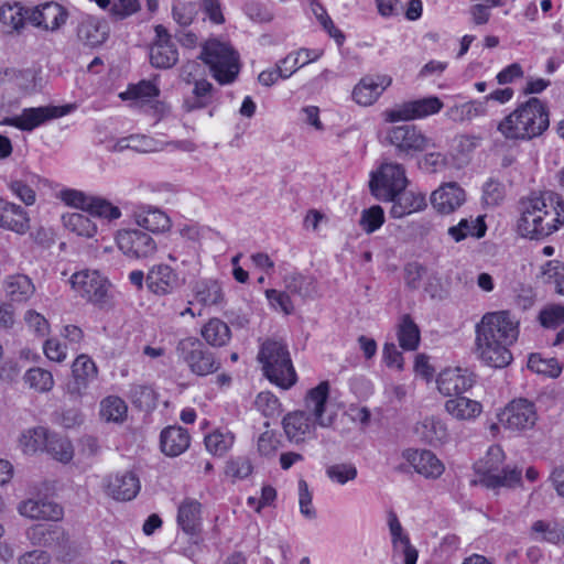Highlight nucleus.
<instances>
[{
	"label": "nucleus",
	"mask_w": 564,
	"mask_h": 564,
	"mask_svg": "<svg viewBox=\"0 0 564 564\" xmlns=\"http://www.w3.org/2000/svg\"><path fill=\"white\" fill-rule=\"evenodd\" d=\"M384 143L394 148L399 156H414L426 151L431 139L415 124L391 126L386 129Z\"/></svg>",
	"instance_id": "0eeeda50"
},
{
	"label": "nucleus",
	"mask_w": 564,
	"mask_h": 564,
	"mask_svg": "<svg viewBox=\"0 0 564 564\" xmlns=\"http://www.w3.org/2000/svg\"><path fill=\"white\" fill-rule=\"evenodd\" d=\"M189 442L188 432L181 426H169L161 433L162 452L171 457L184 453L188 448Z\"/></svg>",
	"instance_id": "58836bf2"
},
{
	"label": "nucleus",
	"mask_w": 564,
	"mask_h": 564,
	"mask_svg": "<svg viewBox=\"0 0 564 564\" xmlns=\"http://www.w3.org/2000/svg\"><path fill=\"white\" fill-rule=\"evenodd\" d=\"M29 8L20 2H4L0 6V30L7 35H18L25 29Z\"/></svg>",
	"instance_id": "c756f323"
},
{
	"label": "nucleus",
	"mask_w": 564,
	"mask_h": 564,
	"mask_svg": "<svg viewBox=\"0 0 564 564\" xmlns=\"http://www.w3.org/2000/svg\"><path fill=\"white\" fill-rule=\"evenodd\" d=\"M390 214L393 218H402L406 215L419 213L426 207V197L421 192H406L400 194L394 200Z\"/></svg>",
	"instance_id": "a19ab883"
},
{
	"label": "nucleus",
	"mask_w": 564,
	"mask_h": 564,
	"mask_svg": "<svg viewBox=\"0 0 564 564\" xmlns=\"http://www.w3.org/2000/svg\"><path fill=\"white\" fill-rule=\"evenodd\" d=\"M133 220L139 227L152 232L164 234L172 228V219L162 209L147 205L133 212Z\"/></svg>",
	"instance_id": "cd10ccee"
},
{
	"label": "nucleus",
	"mask_w": 564,
	"mask_h": 564,
	"mask_svg": "<svg viewBox=\"0 0 564 564\" xmlns=\"http://www.w3.org/2000/svg\"><path fill=\"white\" fill-rule=\"evenodd\" d=\"M444 408L448 415L463 422L474 421L482 412V404L479 401L460 394L448 399Z\"/></svg>",
	"instance_id": "f704fd0d"
},
{
	"label": "nucleus",
	"mask_w": 564,
	"mask_h": 564,
	"mask_svg": "<svg viewBox=\"0 0 564 564\" xmlns=\"http://www.w3.org/2000/svg\"><path fill=\"white\" fill-rule=\"evenodd\" d=\"M528 368L535 373L556 378L562 372V367L555 358H543L540 354H531Z\"/></svg>",
	"instance_id": "6e6d98bb"
},
{
	"label": "nucleus",
	"mask_w": 564,
	"mask_h": 564,
	"mask_svg": "<svg viewBox=\"0 0 564 564\" xmlns=\"http://www.w3.org/2000/svg\"><path fill=\"white\" fill-rule=\"evenodd\" d=\"M200 336L209 346L223 347L230 341L231 330L227 323L220 318L213 317L203 325Z\"/></svg>",
	"instance_id": "a18cd8bd"
},
{
	"label": "nucleus",
	"mask_w": 564,
	"mask_h": 564,
	"mask_svg": "<svg viewBox=\"0 0 564 564\" xmlns=\"http://www.w3.org/2000/svg\"><path fill=\"white\" fill-rule=\"evenodd\" d=\"M283 431L291 443L300 444L316 437L319 425L303 410L288 413L282 420Z\"/></svg>",
	"instance_id": "aec40b11"
},
{
	"label": "nucleus",
	"mask_w": 564,
	"mask_h": 564,
	"mask_svg": "<svg viewBox=\"0 0 564 564\" xmlns=\"http://www.w3.org/2000/svg\"><path fill=\"white\" fill-rule=\"evenodd\" d=\"M162 145V142L149 135L135 133L116 139L109 145V149L113 152L132 150L140 153H149L161 150Z\"/></svg>",
	"instance_id": "4c0bfd02"
},
{
	"label": "nucleus",
	"mask_w": 564,
	"mask_h": 564,
	"mask_svg": "<svg viewBox=\"0 0 564 564\" xmlns=\"http://www.w3.org/2000/svg\"><path fill=\"white\" fill-rule=\"evenodd\" d=\"M56 197L67 207L88 213L94 195L76 188H63Z\"/></svg>",
	"instance_id": "864d4df0"
},
{
	"label": "nucleus",
	"mask_w": 564,
	"mask_h": 564,
	"mask_svg": "<svg viewBox=\"0 0 564 564\" xmlns=\"http://www.w3.org/2000/svg\"><path fill=\"white\" fill-rule=\"evenodd\" d=\"M520 334V319L508 310L485 313L475 325V354L492 368H505L513 357L510 347Z\"/></svg>",
	"instance_id": "f257e3e1"
},
{
	"label": "nucleus",
	"mask_w": 564,
	"mask_h": 564,
	"mask_svg": "<svg viewBox=\"0 0 564 564\" xmlns=\"http://www.w3.org/2000/svg\"><path fill=\"white\" fill-rule=\"evenodd\" d=\"M147 288L158 296L172 294L181 284L180 275L166 263L153 264L147 273Z\"/></svg>",
	"instance_id": "4be33fe9"
},
{
	"label": "nucleus",
	"mask_w": 564,
	"mask_h": 564,
	"mask_svg": "<svg viewBox=\"0 0 564 564\" xmlns=\"http://www.w3.org/2000/svg\"><path fill=\"white\" fill-rule=\"evenodd\" d=\"M42 350L47 360L56 364H63L68 356L67 346L57 337L46 338L43 343Z\"/></svg>",
	"instance_id": "69168bd1"
},
{
	"label": "nucleus",
	"mask_w": 564,
	"mask_h": 564,
	"mask_svg": "<svg viewBox=\"0 0 564 564\" xmlns=\"http://www.w3.org/2000/svg\"><path fill=\"white\" fill-rule=\"evenodd\" d=\"M74 109V105L24 108L19 115L3 118L0 126L14 127L21 131H32L48 120L70 113Z\"/></svg>",
	"instance_id": "9d476101"
},
{
	"label": "nucleus",
	"mask_w": 564,
	"mask_h": 564,
	"mask_svg": "<svg viewBox=\"0 0 564 564\" xmlns=\"http://www.w3.org/2000/svg\"><path fill=\"white\" fill-rule=\"evenodd\" d=\"M200 58L209 67L213 77L221 85L232 83L239 74V58L234 48L226 42L207 41L202 50Z\"/></svg>",
	"instance_id": "39448f33"
},
{
	"label": "nucleus",
	"mask_w": 564,
	"mask_h": 564,
	"mask_svg": "<svg viewBox=\"0 0 564 564\" xmlns=\"http://www.w3.org/2000/svg\"><path fill=\"white\" fill-rule=\"evenodd\" d=\"M87 214H89L91 217H99L109 221L117 220L122 215L118 206L113 205L111 202L104 197L95 195Z\"/></svg>",
	"instance_id": "13d9d810"
},
{
	"label": "nucleus",
	"mask_w": 564,
	"mask_h": 564,
	"mask_svg": "<svg viewBox=\"0 0 564 564\" xmlns=\"http://www.w3.org/2000/svg\"><path fill=\"white\" fill-rule=\"evenodd\" d=\"M115 241L118 249L129 259H149L158 252L155 239L140 229H121L117 231Z\"/></svg>",
	"instance_id": "f8f14e48"
},
{
	"label": "nucleus",
	"mask_w": 564,
	"mask_h": 564,
	"mask_svg": "<svg viewBox=\"0 0 564 564\" xmlns=\"http://www.w3.org/2000/svg\"><path fill=\"white\" fill-rule=\"evenodd\" d=\"M499 424L511 432L532 429L538 420L534 404L525 399L509 402L498 414Z\"/></svg>",
	"instance_id": "4468645a"
},
{
	"label": "nucleus",
	"mask_w": 564,
	"mask_h": 564,
	"mask_svg": "<svg viewBox=\"0 0 564 564\" xmlns=\"http://www.w3.org/2000/svg\"><path fill=\"white\" fill-rule=\"evenodd\" d=\"M73 291L86 301L100 304L106 301L109 281L97 270L84 269L70 276Z\"/></svg>",
	"instance_id": "ddd939ff"
},
{
	"label": "nucleus",
	"mask_w": 564,
	"mask_h": 564,
	"mask_svg": "<svg viewBox=\"0 0 564 564\" xmlns=\"http://www.w3.org/2000/svg\"><path fill=\"white\" fill-rule=\"evenodd\" d=\"M474 386V378L468 369L449 366L442 369L436 377V388L444 397L463 394Z\"/></svg>",
	"instance_id": "a211bd4d"
},
{
	"label": "nucleus",
	"mask_w": 564,
	"mask_h": 564,
	"mask_svg": "<svg viewBox=\"0 0 564 564\" xmlns=\"http://www.w3.org/2000/svg\"><path fill=\"white\" fill-rule=\"evenodd\" d=\"M30 228L31 218L28 210L14 202L0 197V229L23 236Z\"/></svg>",
	"instance_id": "b1692460"
},
{
	"label": "nucleus",
	"mask_w": 564,
	"mask_h": 564,
	"mask_svg": "<svg viewBox=\"0 0 564 564\" xmlns=\"http://www.w3.org/2000/svg\"><path fill=\"white\" fill-rule=\"evenodd\" d=\"M65 230L83 239H93L98 234V226L89 214L65 213L62 215Z\"/></svg>",
	"instance_id": "c9c22d12"
},
{
	"label": "nucleus",
	"mask_w": 564,
	"mask_h": 564,
	"mask_svg": "<svg viewBox=\"0 0 564 564\" xmlns=\"http://www.w3.org/2000/svg\"><path fill=\"white\" fill-rule=\"evenodd\" d=\"M160 94L159 86L151 80H142L137 85L130 86L126 91L120 94L123 100L131 99L139 102H148Z\"/></svg>",
	"instance_id": "5fc2aeb1"
},
{
	"label": "nucleus",
	"mask_w": 564,
	"mask_h": 564,
	"mask_svg": "<svg viewBox=\"0 0 564 564\" xmlns=\"http://www.w3.org/2000/svg\"><path fill=\"white\" fill-rule=\"evenodd\" d=\"M550 124L545 105L535 97L520 102L497 123V131L509 141H529L540 137Z\"/></svg>",
	"instance_id": "7ed1b4c3"
},
{
	"label": "nucleus",
	"mask_w": 564,
	"mask_h": 564,
	"mask_svg": "<svg viewBox=\"0 0 564 564\" xmlns=\"http://www.w3.org/2000/svg\"><path fill=\"white\" fill-rule=\"evenodd\" d=\"M67 19V10L54 1L29 8V23L43 31L55 32L66 23Z\"/></svg>",
	"instance_id": "dca6fc26"
},
{
	"label": "nucleus",
	"mask_w": 564,
	"mask_h": 564,
	"mask_svg": "<svg viewBox=\"0 0 564 564\" xmlns=\"http://www.w3.org/2000/svg\"><path fill=\"white\" fill-rule=\"evenodd\" d=\"M23 321L29 332L40 338L46 337L50 334V323L41 313L34 310H28L23 315Z\"/></svg>",
	"instance_id": "680f3d73"
},
{
	"label": "nucleus",
	"mask_w": 564,
	"mask_h": 564,
	"mask_svg": "<svg viewBox=\"0 0 564 564\" xmlns=\"http://www.w3.org/2000/svg\"><path fill=\"white\" fill-rule=\"evenodd\" d=\"M383 223L384 212L378 205L371 206L361 213L360 226L367 234L375 232L383 225Z\"/></svg>",
	"instance_id": "338daca9"
},
{
	"label": "nucleus",
	"mask_w": 564,
	"mask_h": 564,
	"mask_svg": "<svg viewBox=\"0 0 564 564\" xmlns=\"http://www.w3.org/2000/svg\"><path fill=\"white\" fill-rule=\"evenodd\" d=\"M44 452L48 454L53 459L68 464L74 458V447L72 442L55 432H50Z\"/></svg>",
	"instance_id": "49530a36"
},
{
	"label": "nucleus",
	"mask_w": 564,
	"mask_h": 564,
	"mask_svg": "<svg viewBox=\"0 0 564 564\" xmlns=\"http://www.w3.org/2000/svg\"><path fill=\"white\" fill-rule=\"evenodd\" d=\"M430 200L438 214L449 215L466 202V193L457 183L448 182L433 191Z\"/></svg>",
	"instance_id": "5701e85b"
},
{
	"label": "nucleus",
	"mask_w": 564,
	"mask_h": 564,
	"mask_svg": "<svg viewBox=\"0 0 564 564\" xmlns=\"http://www.w3.org/2000/svg\"><path fill=\"white\" fill-rule=\"evenodd\" d=\"M50 432L44 426H33L20 432L17 438V446L24 455H35L44 452Z\"/></svg>",
	"instance_id": "e433bc0d"
},
{
	"label": "nucleus",
	"mask_w": 564,
	"mask_h": 564,
	"mask_svg": "<svg viewBox=\"0 0 564 564\" xmlns=\"http://www.w3.org/2000/svg\"><path fill=\"white\" fill-rule=\"evenodd\" d=\"M564 225V200L553 192L531 195L520 203L517 230L521 237L541 239Z\"/></svg>",
	"instance_id": "f03ea898"
},
{
	"label": "nucleus",
	"mask_w": 564,
	"mask_h": 564,
	"mask_svg": "<svg viewBox=\"0 0 564 564\" xmlns=\"http://www.w3.org/2000/svg\"><path fill=\"white\" fill-rule=\"evenodd\" d=\"M415 433L432 446L443 445L449 440L446 423L437 416H426L417 422Z\"/></svg>",
	"instance_id": "473e14b6"
},
{
	"label": "nucleus",
	"mask_w": 564,
	"mask_h": 564,
	"mask_svg": "<svg viewBox=\"0 0 564 564\" xmlns=\"http://www.w3.org/2000/svg\"><path fill=\"white\" fill-rule=\"evenodd\" d=\"M329 382L322 381L307 390L304 397L303 411L319 425V429H330L337 419V410L329 401Z\"/></svg>",
	"instance_id": "1a4fd4ad"
},
{
	"label": "nucleus",
	"mask_w": 564,
	"mask_h": 564,
	"mask_svg": "<svg viewBox=\"0 0 564 564\" xmlns=\"http://www.w3.org/2000/svg\"><path fill=\"white\" fill-rule=\"evenodd\" d=\"M97 375V366L88 355L77 356L72 364V377L66 384L67 393L72 397H83Z\"/></svg>",
	"instance_id": "6ab92c4d"
},
{
	"label": "nucleus",
	"mask_w": 564,
	"mask_h": 564,
	"mask_svg": "<svg viewBox=\"0 0 564 564\" xmlns=\"http://www.w3.org/2000/svg\"><path fill=\"white\" fill-rule=\"evenodd\" d=\"M508 0H479L469 8L471 21L476 25L487 24L490 20V9L506 6Z\"/></svg>",
	"instance_id": "bf43d9fd"
},
{
	"label": "nucleus",
	"mask_w": 564,
	"mask_h": 564,
	"mask_svg": "<svg viewBox=\"0 0 564 564\" xmlns=\"http://www.w3.org/2000/svg\"><path fill=\"white\" fill-rule=\"evenodd\" d=\"M213 85L205 79L194 82L192 94L184 98L183 108L194 111L207 107L212 101Z\"/></svg>",
	"instance_id": "09e8293b"
},
{
	"label": "nucleus",
	"mask_w": 564,
	"mask_h": 564,
	"mask_svg": "<svg viewBox=\"0 0 564 564\" xmlns=\"http://www.w3.org/2000/svg\"><path fill=\"white\" fill-rule=\"evenodd\" d=\"M235 443V435L229 430H215L205 436L206 449L216 456H224Z\"/></svg>",
	"instance_id": "3c124183"
},
{
	"label": "nucleus",
	"mask_w": 564,
	"mask_h": 564,
	"mask_svg": "<svg viewBox=\"0 0 564 564\" xmlns=\"http://www.w3.org/2000/svg\"><path fill=\"white\" fill-rule=\"evenodd\" d=\"M522 486V470L517 466L503 465L499 471L486 479L482 487L499 492L501 488L516 489Z\"/></svg>",
	"instance_id": "79ce46f5"
},
{
	"label": "nucleus",
	"mask_w": 564,
	"mask_h": 564,
	"mask_svg": "<svg viewBox=\"0 0 564 564\" xmlns=\"http://www.w3.org/2000/svg\"><path fill=\"white\" fill-rule=\"evenodd\" d=\"M402 457L416 474L425 479H438L445 471V464L431 449L408 448L403 451Z\"/></svg>",
	"instance_id": "f3484780"
},
{
	"label": "nucleus",
	"mask_w": 564,
	"mask_h": 564,
	"mask_svg": "<svg viewBox=\"0 0 564 564\" xmlns=\"http://www.w3.org/2000/svg\"><path fill=\"white\" fill-rule=\"evenodd\" d=\"M200 519V503L193 499L184 500L178 507L177 522L186 533H194Z\"/></svg>",
	"instance_id": "8fccbe9b"
},
{
	"label": "nucleus",
	"mask_w": 564,
	"mask_h": 564,
	"mask_svg": "<svg viewBox=\"0 0 564 564\" xmlns=\"http://www.w3.org/2000/svg\"><path fill=\"white\" fill-rule=\"evenodd\" d=\"M265 377L282 389H290L296 382L286 346L281 341L268 340L262 344L258 356Z\"/></svg>",
	"instance_id": "20e7f679"
},
{
	"label": "nucleus",
	"mask_w": 564,
	"mask_h": 564,
	"mask_svg": "<svg viewBox=\"0 0 564 564\" xmlns=\"http://www.w3.org/2000/svg\"><path fill=\"white\" fill-rule=\"evenodd\" d=\"M443 107L444 104L437 96H429L395 105L386 109L382 116L389 123L420 120L438 113Z\"/></svg>",
	"instance_id": "9b49d317"
},
{
	"label": "nucleus",
	"mask_w": 564,
	"mask_h": 564,
	"mask_svg": "<svg viewBox=\"0 0 564 564\" xmlns=\"http://www.w3.org/2000/svg\"><path fill=\"white\" fill-rule=\"evenodd\" d=\"M529 538L540 543H564V523L556 520H536L529 529Z\"/></svg>",
	"instance_id": "2f4dec72"
},
{
	"label": "nucleus",
	"mask_w": 564,
	"mask_h": 564,
	"mask_svg": "<svg viewBox=\"0 0 564 564\" xmlns=\"http://www.w3.org/2000/svg\"><path fill=\"white\" fill-rule=\"evenodd\" d=\"M387 527L389 530L391 547L411 542L409 533L403 528L397 513L392 510L387 513Z\"/></svg>",
	"instance_id": "e2e57ef3"
},
{
	"label": "nucleus",
	"mask_w": 564,
	"mask_h": 564,
	"mask_svg": "<svg viewBox=\"0 0 564 564\" xmlns=\"http://www.w3.org/2000/svg\"><path fill=\"white\" fill-rule=\"evenodd\" d=\"M180 361L185 364L189 371L196 376L205 377L215 373L220 362L215 355L204 347V344L194 336L180 339L175 347Z\"/></svg>",
	"instance_id": "423d86ee"
},
{
	"label": "nucleus",
	"mask_w": 564,
	"mask_h": 564,
	"mask_svg": "<svg viewBox=\"0 0 564 564\" xmlns=\"http://www.w3.org/2000/svg\"><path fill=\"white\" fill-rule=\"evenodd\" d=\"M3 290L11 302L24 303L33 296L35 285L28 275L13 274L4 280Z\"/></svg>",
	"instance_id": "ea45409f"
},
{
	"label": "nucleus",
	"mask_w": 564,
	"mask_h": 564,
	"mask_svg": "<svg viewBox=\"0 0 564 564\" xmlns=\"http://www.w3.org/2000/svg\"><path fill=\"white\" fill-rule=\"evenodd\" d=\"M399 345L404 350H415L420 344V329L409 315H404L398 327Z\"/></svg>",
	"instance_id": "603ef678"
},
{
	"label": "nucleus",
	"mask_w": 564,
	"mask_h": 564,
	"mask_svg": "<svg viewBox=\"0 0 564 564\" xmlns=\"http://www.w3.org/2000/svg\"><path fill=\"white\" fill-rule=\"evenodd\" d=\"M23 382L36 393H47L55 384L52 372L42 367H32L23 375Z\"/></svg>",
	"instance_id": "de8ad7c7"
},
{
	"label": "nucleus",
	"mask_w": 564,
	"mask_h": 564,
	"mask_svg": "<svg viewBox=\"0 0 564 564\" xmlns=\"http://www.w3.org/2000/svg\"><path fill=\"white\" fill-rule=\"evenodd\" d=\"M155 34L156 41L150 50L151 64L156 68H170L177 62V50L164 26H155Z\"/></svg>",
	"instance_id": "bb28decb"
},
{
	"label": "nucleus",
	"mask_w": 564,
	"mask_h": 564,
	"mask_svg": "<svg viewBox=\"0 0 564 564\" xmlns=\"http://www.w3.org/2000/svg\"><path fill=\"white\" fill-rule=\"evenodd\" d=\"M506 454L499 445H491L484 457H481L474 465L476 485L484 486L487 478L497 474L501 466H503Z\"/></svg>",
	"instance_id": "7c9ffc66"
},
{
	"label": "nucleus",
	"mask_w": 564,
	"mask_h": 564,
	"mask_svg": "<svg viewBox=\"0 0 564 564\" xmlns=\"http://www.w3.org/2000/svg\"><path fill=\"white\" fill-rule=\"evenodd\" d=\"M326 475L332 482L344 486L357 478L358 470L352 463H337L326 468Z\"/></svg>",
	"instance_id": "4d7b16f0"
},
{
	"label": "nucleus",
	"mask_w": 564,
	"mask_h": 564,
	"mask_svg": "<svg viewBox=\"0 0 564 564\" xmlns=\"http://www.w3.org/2000/svg\"><path fill=\"white\" fill-rule=\"evenodd\" d=\"M18 512L31 520L61 521L64 517L62 506L48 499H26L19 503Z\"/></svg>",
	"instance_id": "a878e982"
},
{
	"label": "nucleus",
	"mask_w": 564,
	"mask_h": 564,
	"mask_svg": "<svg viewBox=\"0 0 564 564\" xmlns=\"http://www.w3.org/2000/svg\"><path fill=\"white\" fill-rule=\"evenodd\" d=\"M7 188L11 195L25 206L36 203V193L41 186L50 185V181L29 170L11 174L6 180Z\"/></svg>",
	"instance_id": "2eb2a0df"
},
{
	"label": "nucleus",
	"mask_w": 564,
	"mask_h": 564,
	"mask_svg": "<svg viewBox=\"0 0 564 564\" xmlns=\"http://www.w3.org/2000/svg\"><path fill=\"white\" fill-rule=\"evenodd\" d=\"M539 321L545 328H556L564 323V305L549 304L539 314Z\"/></svg>",
	"instance_id": "0e129e2a"
},
{
	"label": "nucleus",
	"mask_w": 564,
	"mask_h": 564,
	"mask_svg": "<svg viewBox=\"0 0 564 564\" xmlns=\"http://www.w3.org/2000/svg\"><path fill=\"white\" fill-rule=\"evenodd\" d=\"M102 488L111 498L129 501L137 497L141 485L134 473L126 470L105 477Z\"/></svg>",
	"instance_id": "412c9836"
},
{
	"label": "nucleus",
	"mask_w": 564,
	"mask_h": 564,
	"mask_svg": "<svg viewBox=\"0 0 564 564\" xmlns=\"http://www.w3.org/2000/svg\"><path fill=\"white\" fill-rule=\"evenodd\" d=\"M194 301L204 307L223 308L226 305V294L220 281L202 279L193 286Z\"/></svg>",
	"instance_id": "c85d7f7f"
},
{
	"label": "nucleus",
	"mask_w": 564,
	"mask_h": 564,
	"mask_svg": "<svg viewBox=\"0 0 564 564\" xmlns=\"http://www.w3.org/2000/svg\"><path fill=\"white\" fill-rule=\"evenodd\" d=\"M253 471V465L250 458L239 456L227 462L225 474L232 480H242L248 478Z\"/></svg>",
	"instance_id": "052dcab7"
},
{
	"label": "nucleus",
	"mask_w": 564,
	"mask_h": 564,
	"mask_svg": "<svg viewBox=\"0 0 564 564\" xmlns=\"http://www.w3.org/2000/svg\"><path fill=\"white\" fill-rule=\"evenodd\" d=\"M486 224L481 216L463 218L455 226L448 228V236L456 242L468 237L481 238L486 234Z\"/></svg>",
	"instance_id": "37998d69"
},
{
	"label": "nucleus",
	"mask_w": 564,
	"mask_h": 564,
	"mask_svg": "<svg viewBox=\"0 0 564 564\" xmlns=\"http://www.w3.org/2000/svg\"><path fill=\"white\" fill-rule=\"evenodd\" d=\"M280 447V440L274 431L267 430L257 440V451L262 457H272Z\"/></svg>",
	"instance_id": "774afa93"
},
{
	"label": "nucleus",
	"mask_w": 564,
	"mask_h": 564,
	"mask_svg": "<svg viewBox=\"0 0 564 564\" xmlns=\"http://www.w3.org/2000/svg\"><path fill=\"white\" fill-rule=\"evenodd\" d=\"M388 75H373L361 78L352 89V99L362 107L373 105L382 93L391 85Z\"/></svg>",
	"instance_id": "393cba45"
},
{
	"label": "nucleus",
	"mask_w": 564,
	"mask_h": 564,
	"mask_svg": "<svg viewBox=\"0 0 564 564\" xmlns=\"http://www.w3.org/2000/svg\"><path fill=\"white\" fill-rule=\"evenodd\" d=\"M108 36V25L96 17H84L77 26L78 40L87 46L102 44Z\"/></svg>",
	"instance_id": "72a5a7b5"
},
{
	"label": "nucleus",
	"mask_w": 564,
	"mask_h": 564,
	"mask_svg": "<svg viewBox=\"0 0 564 564\" xmlns=\"http://www.w3.org/2000/svg\"><path fill=\"white\" fill-rule=\"evenodd\" d=\"M408 178L402 164L386 162L371 174V194L383 202L394 200L406 187Z\"/></svg>",
	"instance_id": "6e6552de"
},
{
	"label": "nucleus",
	"mask_w": 564,
	"mask_h": 564,
	"mask_svg": "<svg viewBox=\"0 0 564 564\" xmlns=\"http://www.w3.org/2000/svg\"><path fill=\"white\" fill-rule=\"evenodd\" d=\"M99 416L104 422L121 424L128 417V405L118 395L105 397L99 403Z\"/></svg>",
	"instance_id": "c03bdc74"
}]
</instances>
